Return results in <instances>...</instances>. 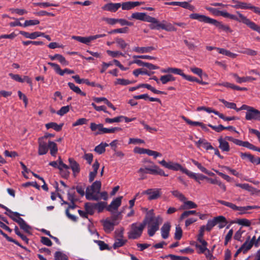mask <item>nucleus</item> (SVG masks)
<instances>
[{
  "label": "nucleus",
  "instance_id": "2f4dec72",
  "mask_svg": "<svg viewBox=\"0 0 260 260\" xmlns=\"http://www.w3.org/2000/svg\"><path fill=\"white\" fill-rule=\"evenodd\" d=\"M245 233L246 232L244 230L240 229L235 233L234 238L237 241L243 242L245 240L244 235Z\"/></svg>",
  "mask_w": 260,
  "mask_h": 260
},
{
  "label": "nucleus",
  "instance_id": "f257e3e1",
  "mask_svg": "<svg viewBox=\"0 0 260 260\" xmlns=\"http://www.w3.org/2000/svg\"><path fill=\"white\" fill-rule=\"evenodd\" d=\"M144 220L146 221V225L148 224V234L152 237L156 231L159 230V225L162 223L163 219L160 215L155 216L153 210L149 211Z\"/></svg>",
  "mask_w": 260,
  "mask_h": 260
},
{
  "label": "nucleus",
  "instance_id": "39448f33",
  "mask_svg": "<svg viewBox=\"0 0 260 260\" xmlns=\"http://www.w3.org/2000/svg\"><path fill=\"white\" fill-rule=\"evenodd\" d=\"M144 194L148 196V199L149 200H153L158 199L161 195L160 188H150L142 192Z\"/></svg>",
  "mask_w": 260,
  "mask_h": 260
},
{
  "label": "nucleus",
  "instance_id": "6e6552de",
  "mask_svg": "<svg viewBox=\"0 0 260 260\" xmlns=\"http://www.w3.org/2000/svg\"><path fill=\"white\" fill-rule=\"evenodd\" d=\"M39 148L38 154L40 155L46 154L48 151V142L47 143L43 138L38 139Z\"/></svg>",
  "mask_w": 260,
  "mask_h": 260
},
{
  "label": "nucleus",
  "instance_id": "603ef678",
  "mask_svg": "<svg viewBox=\"0 0 260 260\" xmlns=\"http://www.w3.org/2000/svg\"><path fill=\"white\" fill-rule=\"evenodd\" d=\"M14 231L15 234L19 237H20L21 239L25 243H27L28 242V239L26 237V236L21 234V233L20 232L17 226L15 227Z\"/></svg>",
  "mask_w": 260,
  "mask_h": 260
},
{
  "label": "nucleus",
  "instance_id": "f704fd0d",
  "mask_svg": "<svg viewBox=\"0 0 260 260\" xmlns=\"http://www.w3.org/2000/svg\"><path fill=\"white\" fill-rule=\"evenodd\" d=\"M216 50H217L219 53L230 57L231 58H235L237 56V54L223 48H216Z\"/></svg>",
  "mask_w": 260,
  "mask_h": 260
},
{
  "label": "nucleus",
  "instance_id": "5fc2aeb1",
  "mask_svg": "<svg viewBox=\"0 0 260 260\" xmlns=\"http://www.w3.org/2000/svg\"><path fill=\"white\" fill-rule=\"evenodd\" d=\"M72 78L78 84L85 83L86 85L89 83V80L86 79H80L78 75L72 76Z\"/></svg>",
  "mask_w": 260,
  "mask_h": 260
},
{
  "label": "nucleus",
  "instance_id": "ea45409f",
  "mask_svg": "<svg viewBox=\"0 0 260 260\" xmlns=\"http://www.w3.org/2000/svg\"><path fill=\"white\" fill-rule=\"evenodd\" d=\"M40 23V21L38 19H32L25 20L23 24V27H27L38 25Z\"/></svg>",
  "mask_w": 260,
  "mask_h": 260
},
{
  "label": "nucleus",
  "instance_id": "b1692460",
  "mask_svg": "<svg viewBox=\"0 0 260 260\" xmlns=\"http://www.w3.org/2000/svg\"><path fill=\"white\" fill-rule=\"evenodd\" d=\"M90 128L92 131L96 132V135L103 134L104 127L102 124H96L92 122L90 123Z\"/></svg>",
  "mask_w": 260,
  "mask_h": 260
},
{
  "label": "nucleus",
  "instance_id": "7ed1b4c3",
  "mask_svg": "<svg viewBox=\"0 0 260 260\" xmlns=\"http://www.w3.org/2000/svg\"><path fill=\"white\" fill-rule=\"evenodd\" d=\"M238 16L230 14L229 18L236 20L239 22H242L253 30H255L260 34V26L257 25L254 22L251 21L244 15L240 13L239 12H236Z\"/></svg>",
  "mask_w": 260,
  "mask_h": 260
},
{
  "label": "nucleus",
  "instance_id": "e433bc0d",
  "mask_svg": "<svg viewBox=\"0 0 260 260\" xmlns=\"http://www.w3.org/2000/svg\"><path fill=\"white\" fill-rule=\"evenodd\" d=\"M85 209L87 214H93L95 209L94 203H86L85 204Z\"/></svg>",
  "mask_w": 260,
  "mask_h": 260
},
{
  "label": "nucleus",
  "instance_id": "c85d7f7f",
  "mask_svg": "<svg viewBox=\"0 0 260 260\" xmlns=\"http://www.w3.org/2000/svg\"><path fill=\"white\" fill-rule=\"evenodd\" d=\"M162 26L161 29L167 31H176L177 28L174 25L166 20H162Z\"/></svg>",
  "mask_w": 260,
  "mask_h": 260
},
{
  "label": "nucleus",
  "instance_id": "9d476101",
  "mask_svg": "<svg viewBox=\"0 0 260 260\" xmlns=\"http://www.w3.org/2000/svg\"><path fill=\"white\" fill-rule=\"evenodd\" d=\"M189 18L192 19L198 20L202 22L210 24L212 18L204 15L198 13H192L189 15Z\"/></svg>",
  "mask_w": 260,
  "mask_h": 260
},
{
  "label": "nucleus",
  "instance_id": "bf43d9fd",
  "mask_svg": "<svg viewBox=\"0 0 260 260\" xmlns=\"http://www.w3.org/2000/svg\"><path fill=\"white\" fill-rule=\"evenodd\" d=\"M233 235V230L231 229L226 234L225 237L224 245H226L231 240L232 236Z\"/></svg>",
  "mask_w": 260,
  "mask_h": 260
},
{
  "label": "nucleus",
  "instance_id": "72a5a7b5",
  "mask_svg": "<svg viewBox=\"0 0 260 260\" xmlns=\"http://www.w3.org/2000/svg\"><path fill=\"white\" fill-rule=\"evenodd\" d=\"M18 224L20 228L26 233H29L31 230V227L28 225L23 219H18Z\"/></svg>",
  "mask_w": 260,
  "mask_h": 260
},
{
  "label": "nucleus",
  "instance_id": "5701e85b",
  "mask_svg": "<svg viewBox=\"0 0 260 260\" xmlns=\"http://www.w3.org/2000/svg\"><path fill=\"white\" fill-rule=\"evenodd\" d=\"M195 143L198 147L203 146L206 150H212L214 149L211 144L205 139H200L198 141L196 142Z\"/></svg>",
  "mask_w": 260,
  "mask_h": 260
},
{
  "label": "nucleus",
  "instance_id": "680f3d73",
  "mask_svg": "<svg viewBox=\"0 0 260 260\" xmlns=\"http://www.w3.org/2000/svg\"><path fill=\"white\" fill-rule=\"evenodd\" d=\"M216 225V223L213 220H209L207 222L206 225L205 226V230L208 231H210L211 229Z\"/></svg>",
  "mask_w": 260,
  "mask_h": 260
},
{
  "label": "nucleus",
  "instance_id": "4d7b16f0",
  "mask_svg": "<svg viewBox=\"0 0 260 260\" xmlns=\"http://www.w3.org/2000/svg\"><path fill=\"white\" fill-rule=\"evenodd\" d=\"M70 110V106H63L59 110L57 111L56 113L58 115L60 116H63L67 113H68L69 111Z\"/></svg>",
  "mask_w": 260,
  "mask_h": 260
},
{
  "label": "nucleus",
  "instance_id": "13d9d810",
  "mask_svg": "<svg viewBox=\"0 0 260 260\" xmlns=\"http://www.w3.org/2000/svg\"><path fill=\"white\" fill-rule=\"evenodd\" d=\"M182 172L183 173H185L186 175H187L188 177L193 178L195 180V178H196V173L192 172L189 170H188L187 169L185 168H183L182 169Z\"/></svg>",
  "mask_w": 260,
  "mask_h": 260
},
{
  "label": "nucleus",
  "instance_id": "4468645a",
  "mask_svg": "<svg viewBox=\"0 0 260 260\" xmlns=\"http://www.w3.org/2000/svg\"><path fill=\"white\" fill-rule=\"evenodd\" d=\"M121 4L120 3H110L105 5L102 9L105 11H108L112 12H116L120 7Z\"/></svg>",
  "mask_w": 260,
  "mask_h": 260
},
{
  "label": "nucleus",
  "instance_id": "a19ab883",
  "mask_svg": "<svg viewBox=\"0 0 260 260\" xmlns=\"http://www.w3.org/2000/svg\"><path fill=\"white\" fill-rule=\"evenodd\" d=\"M20 34L21 35H22V36H23L25 38H27V39L34 40V39H35L37 38H36V36H37L36 31L31 32V33H29V32H28L26 31H21L20 32Z\"/></svg>",
  "mask_w": 260,
  "mask_h": 260
},
{
  "label": "nucleus",
  "instance_id": "4be33fe9",
  "mask_svg": "<svg viewBox=\"0 0 260 260\" xmlns=\"http://www.w3.org/2000/svg\"><path fill=\"white\" fill-rule=\"evenodd\" d=\"M106 36L105 34L96 35L91 36L88 37H82L81 43L88 45L91 41L100 38H103Z\"/></svg>",
  "mask_w": 260,
  "mask_h": 260
},
{
  "label": "nucleus",
  "instance_id": "ddd939ff",
  "mask_svg": "<svg viewBox=\"0 0 260 260\" xmlns=\"http://www.w3.org/2000/svg\"><path fill=\"white\" fill-rule=\"evenodd\" d=\"M122 199V197H119L113 200L107 207L108 210L110 212L116 210L121 205Z\"/></svg>",
  "mask_w": 260,
  "mask_h": 260
},
{
  "label": "nucleus",
  "instance_id": "9b49d317",
  "mask_svg": "<svg viewBox=\"0 0 260 260\" xmlns=\"http://www.w3.org/2000/svg\"><path fill=\"white\" fill-rule=\"evenodd\" d=\"M254 245L252 243V241H250V236H248L245 242L243 244L241 247L238 249V252H242L243 253H246L249 250L252 246Z\"/></svg>",
  "mask_w": 260,
  "mask_h": 260
},
{
  "label": "nucleus",
  "instance_id": "79ce46f5",
  "mask_svg": "<svg viewBox=\"0 0 260 260\" xmlns=\"http://www.w3.org/2000/svg\"><path fill=\"white\" fill-rule=\"evenodd\" d=\"M132 82L127 79L118 78L114 82L115 85H127L131 84Z\"/></svg>",
  "mask_w": 260,
  "mask_h": 260
},
{
  "label": "nucleus",
  "instance_id": "473e14b6",
  "mask_svg": "<svg viewBox=\"0 0 260 260\" xmlns=\"http://www.w3.org/2000/svg\"><path fill=\"white\" fill-rule=\"evenodd\" d=\"M184 202V205L181 206V208L182 209H194L197 207V205L191 201H183Z\"/></svg>",
  "mask_w": 260,
  "mask_h": 260
},
{
  "label": "nucleus",
  "instance_id": "f3484780",
  "mask_svg": "<svg viewBox=\"0 0 260 260\" xmlns=\"http://www.w3.org/2000/svg\"><path fill=\"white\" fill-rule=\"evenodd\" d=\"M70 168L72 169L74 175L79 173L80 171L79 165L73 158H70L69 159Z\"/></svg>",
  "mask_w": 260,
  "mask_h": 260
},
{
  "label": "nucleus",
  "instance_id": "f8f14e48",
  "mask_svg": "<svg viewBox=\"0 0 260 260\" xmlns=\"http://www.w3.org/2000/svg\"><path fill=\"white\" fill-rule=\"evenodd\" d=\"M161 72L162 73H172L176 75H179L183 78L185 74L182 70L179 68L168 67L161 69Z\"/></svg>",
  "mask_w": 260,
  "mask_h": 260
},
{
  "label": "nucleus",
  "instance_id": "aec40b11",
  "mask_svg": "<svg viewBox=\"0 0 260 260\" xmlns=\"http://www.w3.org/2000/svg\"><path fill=\"white\" fill-rule=\"evenodd\" d=\"M196 244V247L198 249V253H204L209 249L207 248L208 243L206 241H199Z\"/></svg>",
  "mask_w": 260,
  "mask_h": 260
},
{
  "label": "nucleus",
  "instance_id": "49530a36",
  "mask_svg": "<svg viewBox=\"0 0 260 260\" xmlns=\"http://www.w3.org/2000/svg\"><path fill=\"white\" fill-rule=\"evenodd\" d=\"M133 74L136 77H138L140 74L147 75L148 76L150 75V74L148 73V72L147 70L142 69H138L134 70L133 71Z\"/></svg>",
  "mask_w": 260,
  "mask_h": 260
},
{
  "label": "nucleus",
  "instance_id": "7c9ffc66",
  "mask_svg": "<svg viewBox=\"0 0 260 260\" xmlns=\"http://www.w3.org/2000/svg\"><path fill=\"white\" fill-rule=\"evenodd\" d=\"M63 124H58L55 122H49L45 124V127L47 129L52 128L57 132L60 131L62 127Z\"/></svg>",
  "mask_w": 260,
  "mask_h": 260
},
{
  "label": "nucleus",
  "instance_id": "393cba45",
  "mask_svg": "<svg viewBox=\"0 0 260 260\" xmlns=\"http://www.w3.org/2000/svg\"><path fill=\"white\" fill-rule=\"evenodd\" d=\"M155 48L152 46L148 47H136L133 49V50L136 52L139 53H146L151 52L152 51L155 50Z\"/></svg>",
  "mask_w": 260,
  "mask_h": 260
},
{
  "label": "nucleus",
  "instance_id": "69168bd1",
  "mask_svg": "<svg viewBox=\"0 0 260 260\" xmlns=\"http://www.w3.org/2000/svg\"><path fill=\"white\" fill-rule=\"evenodd\" d=\"M116 42L118 46L121 49L125 48L128 45L126 43L124 40L122 39H117L116 40Z\"/></svg>",
  "mask_w": 260,
  "mask_h": 260
},
{
  "label": "nucleus",
  "instance_id": "338daca9",
  "mask_svg": "<svg viewBox=\"0 0 260 260\" xmlns=\"http://www.w3.org/2000/svg\"><path fill=\"white\" fill-rule=\"evenodd\" d=\"M190 71L194 73V74H196L200 76V77H202L203 76V71L202 69L199 68L197 67H193L190 68Z\"/></svg>",
  "mask_w": 260,
  "mask_h": 260
},
{
  "label": "nucleus",
  "instance_id": "a878e982",
  "mask_svg": "<svg viewBox=\"0 0 260 260\" xmlns=\"http://www.w3.org/2000/svg\"><path fill=\"white\" fill-rule=\"evenodd\" d=\"M115 221L113 220L111 221L109 219H106L104 221L103 225L104 230L106 232H110L114 229V226L116 224Z\"/></svg>",
  "mask_w": 260,
  "mask_h": 260
},
{
  "label": "nucleus",
  "instance_id": "cd10ccee",
  "mask_svg": "<svg viewBox=\"0 0 260 260\" xmlns=\"http://www.w3.org/2000/svg\"><path fill=\"white\" fill-rule=\"evenodd\" d=\"M48 149H50V154L53 156H55L58 151L57 144L53 141H48Z\"/></svg>",
  "mask_w": 260,
  "mask_h": 260
},
{
  "label": "nucleus",
  "instance_id": "de8ad7c7",
  "mask_svg": "<svg viewBox=\"0 0 260 260\" xmlns=\"http://www.w3.org/2000/svg\"><path fill=\"white\" fill-rule=\"evenodd\" d=\"M218 202L221 204V205H224L226 207L230 208L231 209L234 211L237 208V206L235 204L232 203L231 202H226L223 200H218Z\"/></svg>",
  "mask_w": 260,
  "mask_h": 260
},
{
  "label": "nucleus",
  "instance_id": "1a4fd4ad",
  "mask_svg": "<svg viewBox=\"0 0 260 260\" xmlns=\"http://www.w3.org/2000/svg\"><path fill=\"white\" fill-rule=\"evenodd\" d=\"M123 232V230H121V231L117 234V238L113 245L114 249H115L118 247L122 246L126 242L127 240L122 238Z\"/></svg>",
  "mask_w": 260,
  "mask_h": 260
},
{
  "label": "nucleus",
  "instance_id": "37998d69",
  "mask_svg": "<svg viewBox=\"0 0 260 260\" xmlns=\"http://www.w3.org/2000/svg\"><path fill=\"white\" fill-rule=\"evenodd\" d=\"M219 101L222 102L226 108L235 109L237 111V108L236 107V105L234 103L228 102L224 99H219Z\"/></svg>",
  "mask_w": 260,
  "mask_h": 260
},
{
  "label": "nucleus",
  "instance_id": "c756f323",
  "mask_svg": "<svg viewBox=\"0 0 260 260\" xmlns=\"http://www.w3.org/2000/svg\"><path fill=\"white\" fill-rule=\"evenodd\" d=\"M175 80V78L170 73L161 76L160 78V81L163 84H166L169 82L174 81Z\"/></svg>",
  "mask_w": 260,
  "mask_h": 260
},
{
  "label": "nucleus",
  "instance_id": "412c9836",
  "mask_svg": "<svg viewBox=\"0 0 260 260\" xmlns=\"http://www.w3.org/2000/svg\"><path fill=\"white\" fill-rule=\"evenodd\" d=\"M232 75L235 79L236 81L238 83H242L255 80V78L250 76L240 77L237 74L235 73L232 74Z\"/></svg>",
  "mask_w": 260,
  "mask_h": 260
},
{
  "label": "nucleus",
  "instance_id": "a211bd4d",
  "mask_svg": "<svg viewBox=\"0 0 260 260\" xmlns=\"http://www.w3.org/2000/svg\"><path fill=\"white\" fill-rule=\"evenodd\" d=\"M132 63H136L139 66L145 67L150 70H156L158 68V67L148 62H145L139 59H135L132 62Z\"/></svg>",
  "mask_w": 260,
  "mask_h": 260
},
{
  "label": "nucleus",
  "instance_id": "e2e57ef3",
  "mask_svg": "<svg viewBox=\"0 0 260 260\" xmlns=\"http://www.w3.org/2000/svg\"><path fill=\"white\" fill-rule=\"evenodd\" d=\"M182 234L181 228L179 226H177L175 230V238L177 240H180L182 237Z\"/></svg>",
  "mask_w": 260,
  "mask_h": 260
},
{
  "label": "nucleus",
  "instance_id": "0e129e2a",
  "mask_svg": "<svg viewBox=\"0 0 260 260\" xmlns=\"http://www.w3.org/2000/svg\"><path fill=\"white\" fill-rule=\"evenodd\" d=\"M155 170H153V172H154V175H159L162 176H168V175L166 174L165 172L160 168H159L158 166H155Z\"/></svg>",
  "mask_w": 260,
  "mask_h": 260
},
{
  "label": "nucleus",
  "instance_id": "c9c22d12",
  "mask_svg": "<svg viewBox=\"0 0 260 260\" xmlns=\"http://www.w3.org/2000/svg\"><path fill=\"white\" fill-rule=\"evenodd\" d=\"M68 85L70 89L74 92L77 94H79L82 96H85L86 93L81 90V89L77 86H76L73 83L69 82Z\"/></svg>",
  "mask_w": 260,
  "mask_h": 260
},
{
  "label": "nucleus",
  "instance_id": "4c0bfd02",
  "mask_svg": "<svg viewBox=\"0 0 260 260\" xmlns=\"http://www.w3.org/2000/svg\"><path fill=\"white\" fill-rule=\"evenodd\" d=\"M109 145L106 143H101L94 148V151L99 154H102L105 151V148Z\"/></svg>",
  "mask_w": 260,
  "mask_h": 260
},
{
  "label": "nucleus",
  "instance_id": "0eeeda50",
  "mask_svg": "<svg viewBox=\"0 0 260 260\" xmlns=\"http://www.w3.org/2000/svg\"><path fill=\"white\" fill-rule=\"evenodd\" d=\"M245 118L247 120L260 121V111L252 108L250 111L246 112Z\"/></svg>",
  "mask_w": 260,
  "mask_h": 260
},
{
  "label": "nucleus",
  "instance_id": "c03bdc74",
  "mask_svg": "<svg viewBox=\"0 0 260 260\" xmlns=\"http://www.w3.org/2000/svg\"><path fill=\"white\" fill-rule=\"evenodd\" d=\"M171 192L174 197L178 198L181 201L183 202L186 200L185 196L180 191L178 190H173Z\"/></svg>",
  "mask_w": 260,
  "mask_h": 260
},
{
  "label": "nucleus",
  "instance_id": "423d86ee",
  "mask_svg": "<svg viewBox=\"0 0 260 260\" xmlns=\"http://www.w3.org/2000/svg\"><path fill=\"white\" fill-rule=\"evenodd\" d=\"M159 163L165 168L175 171L179 170L182 171V169H183V168L179 164L174 162L171 161L167 162L165 160H162L161 161H160Z\"/></svg>",
  "mask_w": 260,
  "mask_h": 260
},
{
  "label": "nucleus",
  "instance_id": "052dcab7",
  "mask_svg": "<svg viewBox=\"0 0 260 260\" xmlns=\"http://www.w3.org/2000/svg\"><path fill=\"white\" fill-rule=\"evenodd\" d=\"M182 118L189 125L191 126H200V124H201L200 122L198 121H193L187 118L185 116H182Z\"/></svg>",
  "mask_w": 260,
  "mask_h": 260
},
{
  "label": "nucleus",
  "instance_id": "6ab92c4d",
  "mask_svg": "<svg viewBox=\"0 0 260 260\" xmlns=\"http://www.w3.org/2000/svg\"><path fill=\"white\" fill-rule=\"evenodd\" d=\"M232 2L234 5L231 6L235 9H248L250 8V4L241 2L237 0H232Z\"/></svg>",
  "mask_w": 260,
  "mask_h": 260
},
{
  "label": "nucleus",
  "instance_id": "bb28decb",
  "mask_svg": "<svg viewBox=\"0 0 260 260\" xmlns=\"http://www.w3.org/2000/svg\"><path fill=\"white\" fill-rule=\"evenodd\" d=\"M210 24H213L219 29H222L224 31H231L230 28L228 26L223 24L221 22H219L215 19L212 18Z\"/></svg>",
  "mask_w": 260,
  "mask_h": 260
},
{
  "label": "nucleus",
  "instance_id": "dca6fc26",
  "mask_svg": "<svg viewBox=\"0 0 260 260\" xmlns=\"http://www.w3.org/2000/svg\"><path fill=\"white\" fill-rule=\"evenodd\" d=\"M218 142L219 143L218 147L222 151L228 152L230 151V147L226 140L222 137H220L218 139Z\"/></svg>",
  "mask_w": 260,
  "mask_h": 260
},
{
  "label": "nucleus",
  "instance_id": "774afa93",
  "mask_svg": "<svg viewBox=\"0 0 260 260\" xmlns=\"http://www.w3.org/2000/svg\"><path fill=\"white\" fill-rule=\"evenodd\" d=\"M168 256L172 260H190L187 257L177 256L173 254H170Z\"/></svg>",
  "mask_w": 260,
  "mask_h": 260
},
{
  "label": "nucleus",
  "instance_id": "a18cd8bd",
  "mask_svg": "<svg viewBox=\"0 0 260 260\" xmlns=\"http://www.w3.org/2000/svg\"><path fill=\"white\" fill-rule=\"evenodd\" d=\"M145 15V13L136 12L132 14L131 18L139 20L144 21Z\"/></svg>",
  "mask_w": 260,
  "mask_h": 260
},
{
  "label": "nucleus",
  "instance_id": "864d4df0",
  "mask_svg": "<svg viewBox=\"0 0 260 260\" xmlns=\"http://www.w3.org/2000/svg\"><path fill=\"white\" fill-rule=\"evenodd\" d=\"M121 128L120 127H115L112 128H105L103 129V134H107V133H113L116 131H121Z\"/></svg>",
  "mask_w": 260,
  "mask_h": 260
},
{
  "label": "nucleus",
  "instance_id": "58836bf2",
  "mask_svg": "<svg viewBox=\"0 0 260 260\" xmlns=\"http://www.w3.org/2000/svg\"><path fill=\"white\" fill-rule=\"evenodd\" d=\"M55 260H68V256L60 251H57L54 254Z\"/></svg>",
  "mask_w": 260,
  "mask_h": 260
},
{
  "label": "nucleus",
  "instance_id": "8fccbe9b",
  "mask_svg": "<svg viewBox=\"0 0 260 260\" xmlns=\"http://www.w3.org/2000/svg\"><path fill=\"white\" fill-rule=\"evenodd\" d=\"M162 21L160 22L157 19V22H153L152 23H151L150 25V28L151 29H157L158 30L159 29H161V27L162 26Z\"/></svg>",
  "mask_w": 260,
  "mask_h": 260
},
{
  "label": "nucleus",
  "instance_id": "20e7f679",
  "mask_svg": "<svg viewBox=\"0 0 260 260\" xmlns=\"http://www.w3.org/2000/svg\"><path fill=\"white\" fill-rule=\"evenodd\" d=\"M146 221L143 220L141 223L135 222L131 224V230L128 233L129 239H137L141 236L146 225Z\"/></svg>",
  "mask_w": 260,
  "mask_h": 260
},
{
  "label": "nucleus",
  "instance_id": "09e8293b",
  "mask_svg": "<svg viewBox=\"0 0 260 260\" xmlns=\"http://www.w3.org/2000/svg\"><path fill=\"white\" fill-rule=\"evenodd\" d=\"M236 222L239 225L245 226H249L251 224L250 221L245 218L238 219Z\"/></svg>",
  "mask_w": 260,
  "mask_h": 260
},
{
  "label": "nucleus",
  "instance_id": "3c124183",
  "mask_svg": "<svg viewBox=\"0 0 260 260\" xmlns=\"http://www.w3.org/2000/svg\"><path fill=\"white\" fill-rule=\"evenodd\" d=\"M123 116H119L113 118H107L105 119V122L108 123H112L114 122H119L122 121Z\"/></svg>",
  "mask_w": 260,
  "mask_h": 260
},
{
  "label": "nucleus",
  "instance_id": "6e6d98bb",
  "mask_svg": "<svg viewBox=\"0 0 260 260\" xmlns=\"http://www.w3.org/2000/svg\"><path fill=\"white\" fill-rule=\"evenodd\" d=\"M205 225H203L202 226L200 229V230H199V233L198 235V238H197V240H198V241L199 242V241H205L204 239H203V236H204V232L205 231Z\"/></svg>",
  "mask_w": 260,
  "mask_h": 260
},
{
  "label": "nucleus",
  "instance_id": "2eb2a0df",
  "mask_svg": "<svg viewBox=\"0 0 260 260\" xmlns=\"http://www.w3.org/2000/svg\"><path fill=\"white\" fill-rule=\"evenodd\" d=\"M170 229L171 224L170 222H166L164 223L160 229L161 235L163 239H166L169 237Z\"/></svg>",
  "mask_w": 260,
  "mask_h": 260
},
{
  "label": "nucleus",
  "instance_id": "f03ea898",
  "mask_svg": "<svg viewBox=\"0 0 260 260\" xmlns=\"http://www.w3.org/2000/svg\"><path fill=\"white\" fill-rule=\"evenodd\" d=\"M102 184L100 181H95L86 189L85 197L88 200L98 201L100 199V191Z\"/></svg>",
  "mask_w": 260,
  "mask_h": 260
}]
</instances>
